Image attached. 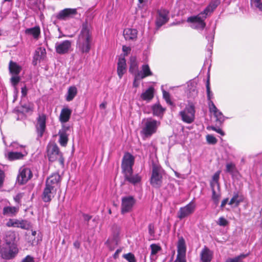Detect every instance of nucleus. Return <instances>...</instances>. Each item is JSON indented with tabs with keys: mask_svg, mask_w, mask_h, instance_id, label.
I'll use <instances>...</instances> for the list:
<instances>
[{
	"mask_svg": "<svg viewBox=\"0 0 262 262\" xmlns=\"http://www.w3.org/2000/svg\"><path fill=\"white\" fill-rule=\"evenodd\" d=\"M150 247L151 248V257H153L161 250L160 246L155 244H151Z\"/></svg>",
	"mask_w": 262,
	"mask_h": 262,
	"instance_id": "58836bf2",
	"label": "nucleus"
},
{
	"mask_svg": "<svg viewBox=\"0 0 262 262\" xmlns=\"http://www.w3.org/2000/svg\"><path fill=\"white\" fill-rule=\"evenodd\" d=\"M136 74L137 75L136 79H143L147 76H151L152 73L150 71L149 66L145 64L142 66L141 70L138 72Z\"/></svg>",
	"mask_w": 262,
	"mask_h": 262,
	"instance_id": "4be33fe9",
	"label": "nucleus"
},
{
	"mask_svg": "<svg viewBox=\"0 0 262 262\" xmlns=\"http://www.w3.org/2000/svg\"><path fill=\"white\" fill-rule=\"evenodd\" d=\"M152 109L153 114L157 116L162 115L165 111V109L159 103L154 105Z\"/></svg>",
	"mask_w": 262,
	"mask_h": 262,
	"instance_id": "f704fd0d",
	"label": "nucleus"
},
{
	"mask_svg": "<svg viewBox=\"0 0 262 262\" xmlns=\"http://www.w3.org/2000/svg\"><path fill=\"white\" fill-rule=\"evenodd\" d=\"M130 68H129V72L130 73H133L135 72L138 67L137 62L136 61V59L135 57H132L130 60Z\"/></svg>",
	"mask_w": 262,
	"mask_h": 262,
	"instance_id": "4c0bfd02",
	"label": "nucleus"
},
{
	"mask_svg": "<svg viewBox=\"0 0 262 262\" xmlns=\"http://www.w3.org/2000/svg\"><path fill=\"white\" fill-rule=\"evenodd\" d=\"M123 35L126 40H134L137 37V31L135 29L126 28L123 31Z\"/></svg>",
	"mask_w": 262,
	"mask_h": 262,
	"instance_id": "a878e982",
	"label": "nucleus"
},
{
	"mask_svg": "<svg viewBox=\"0 0 262 262\" xmlns=\"http://www.w3.org/2000/svg\"><path fill=\"white\" fill-rule=\"evenodd\" d=\"M119 241V233L118 232L114 233L112 237L109 238L106 242V245L109 247V248L113 250H114L115 246L118 245Z\"/></svg>",
	"mask_w": 262,
	"mask_h": 262,
	"instance_id": "393cba45",
	"label": "nucleus"
},
{
	"mask_svg": "<svg viewBox=\"0 0 262 262\" xmlns=\"http://www.w3.org/2000/svg\"><path fill=\"white\" fill-rule=\"evenodd\" d=\"M244 196L238 193H234L233 197L230 200L228 204L230 205H234L235 207L238 206L240 203L243 202Z\"/></svg>",
	"mask_w": 262,
	"mask_h": 262,
	"instance_id": "c85d7f7f",
	"label": "nucleus"
},
{
	"mask_svg": "<svg viewBox=\"0 0 262 262\" xmlns=\"http://www.w3.org/2000/svg\"><path fill=\"white\" fill-rule=\"evenodd\" d=\"M92 40L90 27L87 23H83L77 40L76 47L82 53H88L91 48Z\"/></svg>",
	"mask_w": 262,
	"mask_h": 262,
	"instance_id": "f03ea898",
	"label": "nucleus"
},
{
	"mask_svg": "<svg viewBox=\"0 0 262 262\" xmlns=\"http://www.w3.org/2000/svg\"><path fill=\"white\" fill-rule=\"evenodd\" d=\"M195 107L192 102H189L185 108L179 112L181 120L185 123H191L195 118Z\"/></svg>",
	"mask_w": 262,
	"mask_h": 262,
	"instance_id": "20e7f679",
	"label": "nucleus"
},
{
	"mask_svg": "<svg viewBox=\"0 0 262 262\" xmlns=\"http://www.w3.org/2000/svg\"><path fill=\"white\" fill-rule=\"evenodd\" d=\"M210 186L211 188V190H217L219 191L220 189V185L219 182H214L211 181H210Z\"/></svg>",
	"mask_w": 262,
	"mask_h": 262,
	"instance_id": "603ef678",
	"label": "nucleus"
},
{
	"mask_svg": "<svg viewBox=\"0 0 262 262\" xmlns=\"http://www.w3.org/2000/svg\"><path fill=\"white\" fill-rule=\"evenodd\" d=\"M219 4V0L212 1L203 12L197 15L188 17L187 21L191 24L190 27L192 28L203 30L206 26L205 19L216 9Z\"/></svg>",
	"mask_w": 262,
	"mask_h": 262,
	"instance_id": "f257e3e1",
	"label": "nucleus"
},
{
	"mask_svg": "<svg viewBox=\"0 0 262 262\" xmlns=\"http://www.w3.org/2000/svg\"><path fill=\"white\" fill-rule=\"evenodd\" d=\"M83 219L86 221H89L91 219V216L88 214H83Z\"/></svg>",
	"mask_w": 262,
	"mask_h": 262,
	"instance_id": "774afa93",
	"label": "nucleus"
},
{
	"mask_svg": "<svg viewBox=\"0 0 262 262\" xmlns=\"http://www.w3.org/2000/svg\"><path fill=\"white\" fill-rule=\"evenodd\" d=\"M202 262H210L212 258V252L206 247L202 249L200 254Z\"/></svg>",
	"mask_w": 262,
	"mask_h": 262,
	"instance_id": "b1692460",
	"label": "nucleus"
},
{
	"mask_svg": "<svg viewBox=\"0 0 262 262\" xmlns=\"http://www.w3.org/2000/svg\"><path fill=\"white\" fill-rule=\"evenodd\" d=\"M40 29L38 27H35L32 28L27 29L26 33L32 35L34 38H37L40 34Z\"/></svg>",
	"mask_w": 262,
	"mask_h": 262,
	"instance_id": "e433bc0d",
	"label": "nucleus"
},
{
	"mask_svg": "<svg viewBox=\"0 0 262 262\" xmlns=\"http://www.w3.org/2000/svg\"><path fill=\"white\" fill-rule=\"evenodd\" d=\"M212 199L214 201L215 204H217L220 198V193L216 192V190H212Z\"/></svg>",
	"mask_w": 262,
	"mask_h": 262,
	"instance_id": "a18cd8bd",
	"label": "nucleus"
},
{
	"mask_svg": "<svg viewBox=\"0 0 262 262\" xmlns=\"http://www.w3.org/2000/svg\"><path fill=\"white\" fill-rule=\"evenodd\" d=\"M72 111L68 107H63L60 112L59 120L61 123L69 121L72 114Z\"/></svg>",
	"mask_w": 262,
	"mask_h": 262,
	"instance_id": "5701e85b",
	"label": "nucleus"
},
{
	"mask_svg": "<svg viewBox=\"0 0 262 262\" xmlns=\"http://www.w3.org/2000/svg\"><path fill=\"white\" fill-rule=\"evenodd\" d=\"M228 202V198L224 199L222 201V203H221V207H224Z\"/></svg>",
	"mask_w": 262,
	"mask_h": 262,
	"instance_id": "338daca9",
	"label": "nucleus"
},
{
	"mask_svg": "<svg viewBox=\"0 0 262 262\" xmlns=\"http://www.w3.org/2000/svg\"><path fill=\"white\" fill-rule=\"evenodd\" d=\"M15 239V234L12 232H8L5 236V243L4 245H15L14 241Z\"/></svg>",
	"mask_w": 262,
	"mask_h": 262,
	"instance_id": "72a5a7b5",
	"label": "nucleus"
},
{
	"mask_svg": "<svg viewBox=\"0 0 262 262\" xmlns=\"http://www.w3.org/2000/svg\"><path fill=\"white\" fill-rule=\"evenodd\" d=\"M206 140L208 143L214 144L217 142L216 139L211 135H208L206 136Z\"/></svg>",
	"mask_w": 262,
	"mask_h": 262,
	"instance_id": "8fccbe9b",
	"label": "nucleus"
},
{
	"mask_svg": "<svg viewBox=\"0 0 262 262\" xmlns=\"http://www.w3.org/2000/svg\"><path fill=\"white\" fill-rule=\"evenodd\" d=\"M206 89H207V98L209 100L211 99V91L210 88L209 86V80L207 81L206 83Z\"/></svg>",
	"mask_w": 262,
	"mask_h": 262,
	"instance_id": "5fc2aeb1",
	"label": "nucleus"
},
{
	"mask_svg": "<svg viewBox=\"0 0 262 262\" xmlns=\"http://www.w3.org/2000/svg\"><path fill=\"white\" fill-rule=\"evenodd\" d=\"M154 90L153 88H149L145 92L141 94V98L144 100H150L154 97Z\"/></svg>",
	"mask_w": 262,
	"mask_h": 262,
	"instance_id": "473e14b6",
	"label": "nucleus"
},
{
	"mask_svg": "<svg viewBox=\"0 0 262 262\" xmlns=\"http://www.w3.org/2000/svg\"><path fill=\"white\" fill-rule=\"evenodd\" d=\"M174 262H186L185 256H177Z\"/></svg>",
	"mask_w": 262,
	"mask_h": 262,
	"instance_id": "6e6d98bb",
	"label": "nucleus"
},
{
	"mask_svg": "<svg viewBox=\"0 0 262 262\" xmlns=\"http://www.w3.org/2000/svg\"><path fill=\"white\" fill-rule=\"evenodd\" d=\"M47 116L45 114H41L38 115L37 119L36 128L38 136L41 137L45 131L46 128Z\"/></svg>",
	"mask_w": 262,
	"mask_h": 262,
	"instance_id": "9b49d317",
	"label": "nucleus"
},
{
	"mask_svg": "<svg viewBox=\"0 0 262 262\" xmlns=\"http://www.w3.org/2000/svg\"><path fill=\"white\" fill-rule=\"evenodd\" d=\"M209 107L210 112L213 114L215 118L216 122L219 124L222 123L225 120V117L222 113L217 109L212 101H210Z\"/></svg>",
	"mask_w": 262,
	"mask_h": 262,
	"instance_id": "f3484780",
	"label": "nucleus"
},
{
	"mask_svg": "<svg viewBox=\"0 0 262 262\" xmlns=\"http://www.w3.org/2000/svg\"><path fill=\"white\" fill-rule=\"evenodd\" d=\"M133 171L123 173L125 180L129 183L136 185L139 183L141 178L138 174H133Z\"/></svg>",
	"mask_w": 262,
	"mask_h": 262,
	"instance_id": "412c9836",
	"label": "nucleus"
},
{
	"mask_svg": "<svg viewBox=\"0 0 262 262\" xmlns=\"http://www.w3.org/2000/svg\"><path fill=\"white\" fill-rule=\"evenodd\" d=\"M163 97L166 101L167 103H168L169 105L173 104L172 102L170 100V94L168 92H166L165 90H163Z\"/></svg>",
	"mask_w": 262,
	"mask_h": 262,
	"instance_id": "49530a36",
	"label": "nucleus"
},
{
	"mask_svg": "<svg viewBox=\"0 0 262 262\" xmlns=\"http://www.w3.org/2000/svg\"><path fill=\"white\" fill-rule=\"evenodd\" d=\"M143 126L141 131V134L143 138H149L154 134L156 133L160 122L158 121L149 118L144 119L142 121Z\"/></svg>",
	"mask_w": 262,
	"mask_h": 262,
	"instance_id": "7ed1b4c3",
	"label": "nucleus"
},
{
	"mask_svg": "<svg viewBox=\"0 0 262 262\" xmlns=\"http://www.w3.org/2000/svg\"><path fill=\"white\" fill-rule=\"evenodd\" d=\"M18 228H21L23 229H28L30 227V223L26 220H19Z\"/></svg>",
	"mask_w": 262,
	"mask_h": 262,
	"instance_id": "ea45409f",
	"label": "nucleus"
},
{
	"mask_svg": "<svg viewBox=\"0 0 262 262\" xmlns=\"http://www.w3.org/2000/svg\"><path fill=\"white\" fill-rule=\"evenodd\" d=\"M27 92H28V89H27V87L26 86L23 87L21 88V91L22 96L25 97L27 94Z\"/></svg>",
	"mask_w": 262,
	"mask_h": 262,
	"instance_id": "680f3d73",
	"label": "nucleus"
},
{
	"mask_svg": "<svg viewBox=\"0 0 262 262\" xmlns=\"http://www.w3.org/2000/svg\"><path fill=\"white\" fill-rule=\"evenodd\" d=\"M9 71L13 75H17L21 70V67L18 65L16 62L11 61L9 63Z\"/></svg>",
	"mask_w": 262,
	"mask_h": 262,
	"instance_id": "2f4dec72",
	"label": "nucleus"
},
{
	"mask_svg": "<svg viewBox=\"0 0 262 262\" xmlns=\"http://www.w3.org/2000/svg\"><path fill=\"white\" fill-rule=\"evenodd\" d=\"M162 177L160 169L154 167L152 169V175L150 179V183L151 185L155 188L161 187L162 183Z\"/></svg>",
	"mask_w": 262,
	"mask_h": 262,
	"instance_id": "9d476101",
	"label": "nucleus"
},
{
	"mask_svg": "<svg viewBox=\"0 0 262 262\" xmlns=\"http://www.w3.org/2000/svg\"><path fill=\"white\" fill-rule=\"evenodd\" d=\"M19 220L16 219H9L6 223L8 227H13L18 228Z\"/></svg>",
	"mask_w": 262,
	"mask_h": 262,
	"instance_id": "79ce46f5",
	"label": "nucleus"
},
{
	"mask_svg": "<svg viewBox=\"0 0 262 262\" xmlns=\"http://www.w3.org/2000/svg\"><path fill=\"white\" fill-rule=\"evenodd\" d=\"M18 253L16 245H3L0 246L1 256L6 259H10L15 256Z\"/></svg>",
	"mask_w": 262,
	"mask_h": 262,
	"instance_id": "39448f33",
	"label": "nucleus"
},
{
	"mask_svg": "<svg viewBox=\"0 0 262 262\" xmlns=\"http://www.w3.org/2000/svg\"><path fill=\"white\" fill-rule=\"evenodd\" d=\"M137 77V75L136 74H135V78H134V82H133V85L135 87L138 86V85H139L138 81L141 79H136Z\"/></svg>",
	"mask_w": 262,
	"mask_h": 262,
	"instance_id": "e2e57ef3",
	"label": "nucleus"
},
{
	"mask_svg": "<svg viewBox=\"0 0 262 262\" xmlns=\"http://www.w3.org/2000/svg\"><path fill=\"white\" fill-rule=\"evenodd\" d=\"M48 156L50 161H58L61 165L64 164L62 154L57 145H50L48 147Z\"/></svg>",
	"mask_w": 262,
	"mask_h": 262,
	"instance_id": "423d86ee",
	"label": "nucleus"
},
{
	"mask_svg": "<svg viewBox=\"0 0 262 262\" xmlns=\"http://www.w3.org/2000/svg\"><path fill=\"white\" fill-rule=\"evenodd\" d=\"M195 208V205L193 202H191L185 206L180 208L178 212V218L182 220L191 214L194 211Z\"/></svg>",
	"mask_w": 262,
	"mask_h": 262,
	"instance_id": "1a4fd4ad",
	"label": "nucleus"
},
{
	"mask_svg": "<svg viewBox=\"0 0 262 262\" xmlns=\"http://www.w3.org/2000/svg\"><path fill=\"white\" fill-rule=\"evenodd\" d=\"M11 145L15 149H22V150L19 152H9L6 157L10 161L21 159L23 158L27 155V152L25 149V146L23 145H19L16 143H13Z\"/></svg>",
	"mask_w": 262,
	"mask_h": 262,
	"instance_id": "0eeeda50",
	"label": "nucleus"
},
{
	"mask_svg": "<svg viewBox=\"0 0 262 262\" xmlns=\"http://www.w3.org/2000/svg\"><path fill=\"white\" fill-rule=\"evenodd\" d=\"M18 211V208L12 206H6L3 208V214L8 216L15 215Z\"/></svg>",
	"mask_w": 262,
	"mask_h": 262,
	"instance_id": "7c9ffc66",
	"label": "nucleus"
},
{
	"mask_svg": "<svg viewBox=\"0 0 262 262\" xmlns=\"http://www.w3.org/2000/svg\"><path fill=\"white\" fill-rule=\"evenodd\" d=\"M69 129V126H63L61 129L58 132L59 143L63 147H65L68 141V134L67 133V130Z\"/></svg>",
	"mask_w": 262,
	"mask_h": 262,
	"instance_id": "aec40b11",
	"label": "nucleus"
},
{
	"mask_svg": "<svg viewBox=\"0 0 262 262\" xmlns=\"http://www.w3.org/2000/svg\"><path fill=\"white\" fill-rule=\"evenodd\" d=\"M60 177L58 173L50 176L46 180V186L57 190L60 187Z\"/></svg>",
	"mask_w": 262,
	"mask_h": 262,
	"instance_id": "a211bd4d",
	"label": "nucleus"
},
{
	"mask_svg": "<svg viewBox=\"0 0 262 262\" xmlns=\"http://www.w3.org/2000/svg\"><path fill=\"white\" fill-rule=\"evenodd\" d=\"M169 12L165 9H160L157 12L156 24L157 27H160L169 20Z\"/></svg>",
	"mask_w": 262,
	"mask_h": 262,
	"instance_id": "dca6fc26",
	"label": "nucleus"
},
{
	"mask_svg": "<svg viewBox=\"0 0 262 262\" xmlns=\"http://www.w3.org/2000/svg\"><path fill=\"white\" fill-rule=\"evenodd\" d=\"M77 14L76 9L66 8L60 11L56 15L57 19L59 20H67L74 17Z\"/></svg>",
	"mask_w": 262,
	"mask_h": 262,
	"instance_id": "2eb2a0df",
	"label": "nucleus"
},
{
	"mask_svg": "<svg viewBox=\"0 0 262 262\" xmlns=\"http://www.w3.org/2000/svg\"><path fill=\"white\" fill-rule=\"evenodd\" d=\"M135 200L133 196H127L122 198L121 204V212L124 214L129 212L134 204Z\"/></svg>",
	"mask_w": 262,
	"mask_h": 262,
	"instance_id": "ddd939ff",
	"label": "nucleus"
},
{
	"mask_svg": "<svg viewBox=\"0 0 262 262\" xmlns=\"http://www.w3.org/2000/svg\"><path fill=\"white\" fill-rule=\"evenodd\" d=\"M71 41L68 40L55 43V48L56 52L59 54L68 53L71 48Z\"/></svg>",
	"mask_w": 262,
	"mask_h": 262,
	"instance_id": "4468645a",
	"label": "nucleus"
},
{
	"mask_svg": "<svg viewBox=\"0 0 262 262\" xmlns=\"http://www.w3.org/2000/svg\"><path fill=\"white\" fill-rule=\"evenodd\" d=\"M226 172L232 173L235 169V166L233 163H228L226 164Z\"/></svg>",
	"mask_w": 262,
	"mask_h": 262,
	"instance_id": "09e8293b",
	"label": "nucleus"
},
{
	"mask_svg": "<svg viewBox=\"0 0 262 262\" xmlns=\"http://www.w3.org/2000/svg\"><path fill=\"white\" fill-rule=\"evenodd\" d=\"M134 161L135 158L133 155L128 152L125 154L121 164L123 173L133 171Z\"/></svg>",
	"mask_w": 262,
	"mask_h": 262,
	"instance_id": "6e6552de",
	"label": "nucleus"
},
{
	"mask_svg": "<svg viewBox=\"0 0 262 262\" xmlns=\"http://www.w3.org/2000/svg\"><path fill=\"white\" fill-rule=\"evenodd\" d=\"M21 262H34L33 258L29 256H27Z\"/></svg>",
	"mask_w": 262,
	"mask_h": 262,
	"instance_id": "052dcab7",
	"label": "nucleus"
},
{
	"mask_svg": "<svg viewBox=\"0 0 262 262\" xmlns=\"http://www.w3.org/2000/svg\"><path fill=\"white\" fill-rule=\"evenodd\" d=\"M212 129L216 132L217 133H219L220 134H221L222 136H224V133L223 132V131L220 129V128H216L214 127H212Z\"/></svg>",
	"mask_w": 262,
	"mask_h": 262,
	"instance_id": "0e129e2a",
	"label": "nucleus"
},
{
	"mask_svg": "<svg viewBox=\"0 0 262 262\" xmlns=\"http://www.w3.org/2000/svg\"><path fill=\"white\" fill-rule=\"evenodd\" d=\"M247 256V254H241L233 258H228L225 262H240L241 260Z\"/></svg>",
	"mask_w": 262,
	"mask_h": 262,
	"instance_id": "37998d69",
	"label": "nucleus"
},
{
	"mask_svg": "<svg viewBox=\"0 0 262 262\" xmlns=\"http://www.w3.org/2000/svg\"><path fill=\"white\" fill-rule=\"evenodd\" d=\"M77 94V89L75 86L69 88L68 92L65 96L66 100L68 102L71 101Z\"/></svg>",
	"mask_w": 262,
	"mask_h": 262,
	"instance_id": "cd10ccee",
	"label": "nucleus"
},
{
	"mask_svg": "<svg viewBox=\"0 0 262 262\" xmlns=\"http://www.w3.org/2000/svg\"><path fill=\"white\" fill-rule=\"evenodd\" d=\"M123 258L127 260L128 262H136V260L134 255L132 253L124 254Z\"/></svg>",
	"mask_w": 262,
	"mask_h": 262,
	"instance_id": "c03bdc74",
	"label": "nucleus"
},
{
	"mask_svg": "<svg viewBox=\"0 0 262 262\" xmlns=\"http://www.w3.org/2000/svg\"><path fill=\"white\" fill-rule=\"evenodd\" d=\"M251 5L262 11V0H251Z\"/></svg>",
	"mask_w": 262,
	"mask_h": 262,
	"instance_id": "a19ab883",
	"label": "nucleus"
},
{
	"mask_svg": "<svg viewBox=\"0 0 262 262\" xmlns=\"http://www.w3.org/2000/svg\"><path fill=\"white\" fill-rule=\"evenodd\" d=\"M186 248L185 241L183 238H181L178 241L177 256H186Z\"/></svg>",
	"mask_w": 262,
	"mask_h": 262,
	"instance_id": "c756f323",
	"label": "nucleus"
},
{
	"mask_svg": "<svg viewBox=\"0 0 262 262\" xmlns=\"http://www.w3.org/2000/svg\"><path fill=\"white\" fill-rule=\"evenodd\" d=\"M122 50L125 55H127L131 50V48L129 47L123 46L122 47Z\"/></svg>",
	"mask_w": 262,
	"mask_h": 262,
	"instance_id": "4d7b16f0",
	"label": "nucleus"
},
{
	"mask_svg": "<svg viewBox=\"0 0 262 262\" xmlns=\"http://www.w3.org/2000/svg\"><path fill=\"white\" fill-rule=\"evenodd\" d=\"M73 245L75 248L78 249L80 246V243L78 241H76L74 243Z\"/></svg>",
	"mask_w": 262,
	"mask_h": 262,
	"instance_id": "69168bd1",
	"label": "nucleus"
},
{
	"mask_svg": "<svg viewBox=\"0 0 262 262\" xmlns=\"http://www.w3.org/2000/svg\"><path fill=\"white\" fill-rule=\"evenodd\" d=\"M126 66L124 57H120L118 62L117 73L120 79L126 72Z\"/></svg>",
	"mask_w": 262,
	"mask_h": 262,
	"instance_id": "bb28decb",
	"label": "nucleus"
},
{
	"mask_svg": "<svg viewBox=\"0 0 262 262\" xmlns=\"http://www.w3.org/2000/svg\"><path fill=\"white\" fill-rule=\"evenodd\" d=\"M4 179V173L3 171L0 170V188L2 186Z\"/></svg>",
	"mask_w": 262,
	"mask_h": 262,
	"instance_id": "bf43d9fd",
	"label": "nucleus"
},
{
	"mask_svg": "<svg viewBox=\"0 0 262 262\" xmlns=\"http://www.w3.org/2000/svg\"><path fill=\"white\" fill-rule=\"evenodd\" d=\"M57 190L45 185L43 189L42 199L44 202H50L56 194Z\"/></svg>",
	"mask_w": 262,
	"mask_h": 262,
	"instance_id": "6ab92c4d",
	"label": "nucleus"
},
{
	"mask_svg": "<svg viewBox=\"0 0 262 262\" xmlns=\"http://www.w3.org/2000/svg\"><path fill=\"white\" fill-rule=\"evenodd\" d=\"M218 225L221 226H226L228 224V222L223 217H220L217 222Z\"/></svg>",
	"mask_w": 262,
	"mask_h": 262,
	"instance_id": "3c124183",
	"label": "nucleus"
},
{
	"mask_svg": "<svg viewBox=\"0 0 262 262\" xmlns=\"http://www.w3.org/2000/svg\"><path fill=\"white\" fill-rule=\"evenodd\" d=\"M148 232L151 235H154L155 233L154 226L151 224L148 225Z\"/></svg>",
	"mask_w": 262,
	"mask_h": 262,
	"instance_id": "13d9d810",
	"label": "nucleus"
},
{
	"mask_svg": "<svg viewBox=\"0 0 262 262\" xmlns=\"http://www.w3.org/2000/svg\"><path fill=\"white\" fill-rule=\"evenodd\" d=\"M46 50L42 48H38L35 51V54L34 55V58L37 60H40L46 56Z\"/></svg>",
	"mask_w": 262,
	"mask_h": 262,
	"instance_id": "c9c22d12",
	"label": "nucleus"
},
{
	"mask_svg": "<svg viewBox=\"0 0 262 262\" xmlns=\"http://www.w3.org/2000/svg\"><path fill=\"white\" fill-rule=\"evenodd\" d=\"M20 80V77L17 75H13L10 79L12 85L15 87Z\"/></svg>",
	"mask_w": 262,
	"mask_h": 262,
	"instance_id": "de8ad7c7",
	"label": "nucleus"
},
{
	"mask_svg": "<svg viewBox=\"0 0 262 262\" xmlns=\"http://www.w3.org/2000/svg\"><path fill=\"white\" fill-rule=\"evenodd\" d=\"M221 171H216L212 176L211 181L214 182H219L220 179Z\"/></svg>",
	"mask_w": 262,
	"mask_h": 262,
	"instance_id": "864d4df0",
	"label": "nucleus"
},
{
	"mask_svg": "<svg viewBox=\"0 0 262 262\" xmlns=\"http://www.w3.org/2000/svg\"><path fill=\"white\" fill-rule=\"evenodd\" d=\"M32 177V173L30 168L22 167L19 169V173L17 176V181L20 184L26 183Z\"/></svg>",
	"mask_w": 262,
	"mask_h": 262,
	"instance_id": "f8f14e48",
	"label": "nucleus"
}]
</instances>
